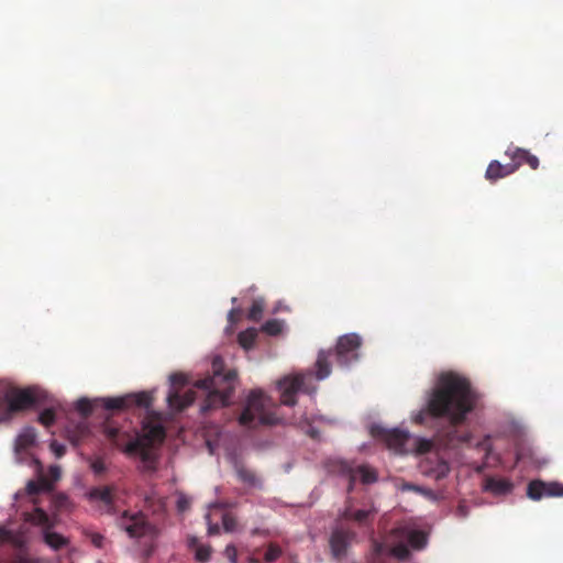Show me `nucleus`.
I'll return each mask as SVG.
<instances>
[{
    "mask_svg": "<svg viewBox=\"0 0 563 563\" xmlns=\"http://www.w3.org/2000/svg\"><path fill=\"white\" fill-rule=\"evenodd\" d=\"M169 379L173 385L167 396L170 409L183 411L195 401L199 393L202 398L200 411L206 415L211 410L229 405L235 389L238 373L235 369H225L223 360L217 356L212 361V375L197 380L194 388L186 390L184 394L180 393L179 388L186 385V376L184 374H173Z\"/></svg>",
    "mask_w": 563,
    "mask_h": 563,
    "instance_id": "f257e3e1",
    "label": "nucleus"
},
{
    "mask_svg": "<svg viewBox=\"0 0 563 563\" xmlns=\"http://www.w3.org/2000/svg\"><path fill=\"white\" fill-rule=\"evenodd\" d=\"M477 404V394L470 380L454 372L441 373L428 393L426 408L415 418L423 423L424 416L445 418L452 427H457L467 418Z\"/></svg>",
    "mask_w": 563,
    "mask_h": 563,
    "instance_id": "f03ea898",
    "label": "nucleus"
},
{
    "mask_svg": "<svg viewBox=\"0 0 563 563\" xmlns=\"http://www.w3.org/2000/svg\"><path fill=\"white\" fill-rule=\"evenodd\" d=\"M144 433L141 437L131 439L129 434L121 432L117 427L107 423L103 428V433L109 441L117 448L121 449L128 455H139L142 462L151 464L154 462L153 446L156 443H162L165 439V429L161 424L146 423L144 424Z\"/></svg>",
    "mask_w": 563,
    "mask_h": 563,
    "instance_id": "7ed1b4c3",
    "label": "nucleus"
},
{
    "mask_svg": "<svg viewBox=\"0 0 563 563\" xmlns=\"http://www.w3.org/2000/svg\"><path fill=\"white\" fill-rule=\"evenodd\" d=\"M274 409L275 404L272 398L261 389H254L246 398L245 406L239 417V423L250 429L277 424L279 419Z\"/></svg>",
    "mask_w": 563,
    "mask_h": 563,
    "instance_id": "20e7f679",
    "label": "nucleus"
},
{
    "mask_svg": "<svg viewBox=\"0 0 563 563\" xmlns=\"http://www.w3.org/2000/svg\"><path fill=\"white\" fill-rule=\"evenodd\" d=\"M362 340L355 333L345 334L339 338L335 351H320L316 362V377L317 379H324L331 373L330 357L335 356L340 366H349L352 362L358 360V350Z\"/></svg>",
    "mask_w": 563,
    "mask_h": 563,
    "instance_id": "39448f33",
    "label": "nucleus"
},
{
    "mask_svg": "<svg viewBox=\"0 0 563 563\" xmlns=\"http://www.w3.org/2000/svg\"><path fill=\"white\" fill-rule=\"evenodd\" d=\"M0 400L7 404L5 410L0 416L1 423L38 405L42 400V391L36 387L20 388L12 384H0Z\"/></svg>",
    "mask_w": 563,
    "mask_h": 563,
    "instance_id": "423d86ee",
    "label": "nucleus"
},
{
    "mask_svg": "<svg viewBox=\"0 0 563 563\" xmlns=\"http://www.w3.org/2000/svg\"><path fill=\"white\" fill-rule=\"evenodd\" d=\"M152 400V396L146 391L129 394L122 397L98 398L93 401L81 398L76 402V409L81 416L88 417L93 412L96 405H100L107 410H124L131 407L150 408Z\"/></svg>",
    "mask_w": 563,
    "mask_h": 563,
    "instance_id": "0eeeda50",
    "label": "nucleus"
},
{
    "mask_svg": "<svg viewBox=\"0 0 563 563\" xmlns=\"http://www.w3.org/2000/svg\"><path fill=\"white\" fill-rule=\"evenodd\" d=\"M331 472L345 476L349 479V490H352L357 478L364 484L377 481L376 472L367 465L354 467L350 462L338 460L331 464Z\"/></svg>",
    "mask_w": 563,
    "mask_h": 563,
    "instance_id": "6e6552de",
    "label": "nucleus"
},
{
    "mask_svg": "<svg viewBox=\"0 0 563 563\" xmlns=\"http://www.w3.org/2000/svg\"><path fill=\"white\" fill-rule=\"evenodd\" d=\"M119 526L131 538L156 537L158 533L142 512L130 515L129 511H124L119 519Z\"/></svg>",
    "mask_w": 563,
    "mask_h": 563,
    "instance_id": "1a4fd4ad",
    "label": "nucleus"
},
{
    "mask_svg": "<svg viewBox=\"0 0 563 563\" xmlns=\"http://www.w3.org/2000/svg\"><path fill=\"white\" fill-rule=\"evenodd\" d=\"M311 373L288 376L278 382L280 390V402L285 406H295L296 395L299 390H308L306 388V379L311 377Z\"/></svg>",
    "mask_w": 563,
    "mask_h": 563,
    "instance_id": "9d476101",
    "label": "nucleus"
},
{
    "mask_svg": "<svg viewBox=\"0 0 563 563\" xmlns=\"http://www.w3.org/2000/svg\"><path fill=\"white\" fill-rule=\"evenodd\" d=\"M372 435L383 440L387 446L396 453H406L405 445L409 440V433L399 429H385L380 426H373L371 429Z\"/></svg>",
    "mask_w": 563,
    "mask_h": 563,
    "instance_id": "9b49d317",
    "label": "nucleus"
},
{
    "mask_svg": "<svg viewBox=\"0 0 563 563\" xmlns=\"http://www.w3.org/2000/svg\"><path fill=\"white\" fill-rule=\"evenodd\" d=\"M118 487L115 485H103L92 487L87 493V498L92 504H98L106 514H114V503Z\"/></svg>",
    "mask_w": 563,
    "mask_h": 563,
    "instance_id": "f8f14e48",
    "label": "nucleus"
},
{
    "mask_svg": "<svg viewBox=\"0 0 563 563\" xmlns=\"http://www.w3.org/2000/svg\"><path fill=\"white\" fill-rule=\"evenodd\" d=\"M355 537L356 533L353 530L344 527L343 525H338L332 530L330 537V548L332 555L338 560L345 556L346 551Z\"/></svg>",
    "mask_w": 563,
    "mask_h": 563,
    "instance_id": "ddd939ff",
    "label": "nucleus"
},
{
    "mask_svg": "<svg viewBox=\"0 0 563 563\" xmlns=\"http://www.w3.org/2000/svg\"><path fill=\"white\" fill-rule=\"evenodd\" d=\"M527 496L532 500H540L543 497L563 496V485L558 482L531 481L527 487Z\"/></svg>",
    "mask_w": 563,
    "mask_h": 563,
    "instance_id": "4468645a",
    "label": "nucleus"
},
{
    "mask_svg": "<svg viewBox=\"0 0 563 563\" xmlns=\"http://www.w3.org/2000/svg\"><path fill=\"white\" fill-rule=\"evenodd\" d=\"M505 154L511 159L509 165L510 168H514V173H516L523 164L529 165V167L534 170L539 168V158L531 154L528 150L517 146H509Z\"/></svg>",
    "mask_w": 563,
    "mask_h": 563,
    "instance_id": "2eb2a0df",
    "label": "nucleus"
},
{
    "mask_svg": "<svg viewBox=\"0 0 563 563\" xmlns=\"http://www.w3.org/2000/svg\"><path fill=\"white\" fill-rule=\"evenodd\" d=\"M512 488L514 485L509 479L500 477H487L484 484V489L496 496L507 495Z\"/></svg>",
    "mask_w": 563,
    "mask_h": 563,
    "instance_id": "dca6fc26",
    "label": "nucleus"
},
{
    "mask_svg": "<svg viewBox=\"0 0 563 563\" xmlns=\"http://www.w3.org/2000/svg\"><path fill=\"white\" fill-rule=\"evenodd\" d=\"M511 174H514V168H510L509 164L503 165L500 162L495 159L489 163L485 173V178L494 183Z\"/></svg>",
    "mask_w": 563,
    "mask_h": 563,
    "instance_id": "f3484780",
    "label": "nucleus"
},
{
    "mask_svg": "<svg viewBox=\"0 0 563 563\" xmlns=\"http://www.w3.org/2000/svg\"><path fill=\"white\" fill-rule=\"evenodd\" d=\"M36 433L33 428H25L15 439L14 451L16 454L34 445Z\"/></svg>",
    "mask_w": 563,
    "mask_h": 563,
    "instance_id": "a211bd4d",
    "label": "nucleus"
},
{
    "mask_svg": "<svg viewBox=\"0 0 563 563\" xmlns=\"http://www.w3.org/2000/svg\"><path fill=\"white\" fill-rule=\"evenodd\" d=\"M235 473L243 484L250 486V487H261V479L256 475V473L250 468H247L242 463L235 464Z\"/></svg>",
    "mask_w": 563,
    "mask_h": 563,
    "instance_id": "6ab92c4d",
    "label": "nucleus"
},
{
    "mask_svg": "<svg viewBox=\"0 0 563 563\" xmlns=\"http://www.w3.org/2000/svg\"><path fill=\"white\" fill-rule=\"evenodd\" d=\"M374 516V510H365V509H358L355 511H352L351 509H345L342 518L345 520H353L357 522L360 526H367L369 522V518Z\"/></svg>",
    "mask_w": 563,
    "mask_h": 563,
    "instance_id": "aec40b11",
    "label": "nucleus"
},
{
    "mask_svg": "<svg viewBox=\"0 0 563 563\" xmlns=\"http://www.w3.org/2000/svg\"><path fill=\"white\" fill-rule=\"evenodd\" d=\"M52 485L49 481L41 476L38 481H30L26 485V492L29 495H37L42 492L49 490Z\"/></svg>",
    "mask_w": 563,
    "mask_h": 563,
    "instance_id": "412c9836",
    "label": "nucleus"
},
{
    "mask_svg": "<svg viewBox=\"0 0 563 563\" xmlns=\"http://www.w3.org/2000/svg\"><path fill=\"white\" fill-rule=\"evenodd\" d=\"M256 338V330L254 328H250L239 333L238 341L242 347L249 350L254 345Z\"/></svg>",
    "mask_w": 563,
    "mask_h": 563,
    "instance_id": "4be33fe9",
    "label": "nucleus"
},
{
    "mask_svg": "<svg viewBox=\"0 0 563 563\" xmlns=\"http://www.w3.org/2000/svg\"><path fill=\"white\" fill-rule=\"evenodd\" d=\"M408 543L411 548L420 550L427 543V536L423 531L411 530L407 536Z\"/></svg>",
    "mask_w": 563,
    "mask_h": 563,
    "instance_id": "5701e85b",
    "label": "nucleus"
},
{
    "mask_svg": "<svg viewBox=\"0 0 563 563\" xmlns=\"http://www.w3.org/2000/svg\"><path fill=\"white\" fill-rule=\"evenodd\" d=\"M190 547L196 548L195 558L197 561L201 563H206L209 561L211 555V548L209 545H199L196 538L190 540Z\"/></svg>",
    "mask_w": 563,
    "mask_h": 563,
    "instance_id": "b1692460",
    "label": "nucleus"
},
{
    "mask_svg": "<svg viewBox=\"0 0 563 563\" xmlns=\"http://www.w3.org/2000/svg\"><path fill=\"white\" fill-rule=\"evenodd\" d=\"M44 540L54 550L62 549L67 544V540L57 532H45Z\"/></svg>",
    "mask_w": 563,
    "mask_h": 563,
    "instance_id": "393cba45",
    "label": "nucleus"
},
{
    "mask_svg": "<svg viewBox=\"0 0 563 563\" xmlns=\"http://www.w3.org/2000/svg\"><path fill=\"white\" fill-rule=\"evenodd\" d=\"M265 302L263 299H255L249 310L247 319L251 321H258L262 319Z\"/></svg>",
    "mask_w": 563,
    "mask_h": 563,
    "instance_id": "a878e982",
    "label": "nucleus"
},
{
    "mask_svg": "<svg viewBox=\"0 0 563 563\" xmlns=\"http://www.w3.org/2000/svg\"><path fill=\"white\" fill-rule=\"evenodd\" d=\"M284 323L280 320L272 319L262 325L263 332L268 335H278L283 331Z\"/></svg>",
    "mask_w": 563,
    "mask_h": 563,
    "instance_id": "bb28decb",
    "label": "nucleus"
},
{
    "mask_svg": "<svg viewBox=\"0 0 563 563\" xmlns=\"http://www.w3.org/2000/svg\"><path fill=\"white\" fill-rule=\"evenodd\" d=\"M31 521L35 525L43 526L46 528L51 527V520L48 515L41 508H36L32 514Z\"/></svg>",
    "mask_w": 563,
    "mask_h": 563,
    "instance_id": "cd10ccee",
    "label": "nucleus"
},
{
    "mask_svg": "<svg viewBox=\"0 0 563 563\" xmlns=\"http://www.w3.org/2000/svg\"><path fill=\"white\" fill-rule=\"evenodd\" d=\"M56 420V413H55V410L53 408H46L44 409L40 416H38V421L46 428L51 427L54 424Z\"/></svg>",
    "mask_w": 563,
    "mask_h": 563,
    "instance_id": "c85d7f7f",
    "label": "nucleus"
},
{
    "mask_svg": "<svg viewBox=\"0 0 563 563\" xmlns=\"http://www.w3.org/2000/svg\"><path fill=\"white\" fill-rule=\"evenodd\" d=\"M282 555V549L276 543H269L264 555L266 563L275 562Z\"/></svg>",
    "mask_w": 563,
    "mask_h": 563,
    "instance_id": "c756f323",
    "label": "nucleus"
},
{
    "mask_svg": "<svg viewBox=\"0 0 563 563\" xmlns=\"http://www.w3.org/2000/svg\"><path fill=\"white\" fill-rule=\"evenodd\" d=\"M391 553L394 556H396L397 559H399L401 561L407 560L410 555V551H409L407 544H404V543H399V544L395 545L391 549Z\"/></svg>",
    "mask_w": 563,
    "mask_h": 563,
    "instance_id": "7c9ffc66",
    "label": "nucleus"
},
{
    "mask_svg": "<svg viewBox=\"0 0 563 563\" xmlns=\"http://www.w3.org/2000/svg\"><path fill=\"white\" fill-rule=\"evenodd\" d=\"M222 525L225 532H233L236 528L238 522L232 515L224 514L222 516Z\"/></svg>",
    "mask_w": 563,
    "mask_h": 563,
    "instance_id": "2f4dec72",
    "label": "nucleus"
},
{
    "mask_svg": "<svg viewBox=\"0 0 563 563\" xmlns=\"http://www.w3.org/2000/svg\"><path fill=\"white\" fill-rule=\"evenodd\" d=\"M90 468L96 475H101L107 471L104 461L101 457H97L90 463Z\"/></svg>",
    "mask_w": 563,
    "mask_h": 563,
    "instance_id": "473e14b6",
    "label": "nucleus"
},
{
    "mask_svg": "<svg viewBox=\"0 0 563 563\" xmlns=\"http://www.w3.org/2000/svg\"><path fill=\"white\" fill-rule=\"evenodd\" d=\"M224 554L231 563L238 562V550L234 544H228L225 547Z\"/></svg>",
    "mask_w": 563,
    "mask_h": 563,
    "instance_id": "72a5a7b5",
    "label": "nucleus"
},
{
    "mask_svg": "<svg viewBox=\"0 0 563 563\" xmlns=\"http://www.w3.org/2000/svg\"><path fill=\"white\" fill-rule=\"evenodd\" d=\"M49 446L58 459L62 457L66 452L65 445L58 443L57 441H53Z\"/></svg>",
    "mask_w": 563,
    "mask_h": 563,
    "instance_id": "f704fd0d",
    "label": "nucleus"
},
{
    "mask_svg": "<svg viewBox=\"0 0 563 563\" xmlns=\"http://www.w3.org/2000/svg\"><path fill=\"white\" fill-rule=\"evenodd\" d=\"M417 450L419 453L429 452L431 450V442L428 440H419Z\"/></svg>",
    "mask_w": 563,
    "mask_h": 563,
    "instance_id": "c9c22d12",
    "label": "nucleus"
},
{
    "mask_svg": "<svg viewBox=\"0 0 563 563\" xmlns=\"http://www.w3.org/2000/svg\"><path fill=\"white\" fill-rule=\"evenodd\" d=\"M104 542V537L99 533H93L91 536V543L97 548H102Z\"/></svg>",
    "mask_w": 563,
    "mask_h": 563,
    "instance_id": "e433bc0d",
    "label": "nucleus"
},
{
    "mask_svg": "<svg viewBox=\"0 0 563 563\" xmlns=\"http://www.w3.org/2000/svg\"><path fill=\"white\" fill-rule=\"evenodd\" d=\"M467 515H468V509H467L466 505H464L463 503L459 504V506L456 508V516L460 518H466Z\"/></svg>",
    "mask_w": 563,
    "mask_h": 563,
    "instance_id": "4c0bfd02",
    "label": "nucleus"
},
{
    "mask_svg": "<svg viewBox=\"0 0 563 563\" xmlns=\"http://www.w3.org/2000/svg\"><path fill=\"white\" fill-rule=\"evenodd\" d=\"M478 446L484 450L486 452V455H488L492 451V444L489 442V437H487L486 439H484L479 444Z\"/></svg>",
    "mask_w": 563,
    "mask_h": 563,
    "instance_id": "58836bf2",
    "label": "nucleus"
},
{
    "mask_svg": "<svg viewBox=\"0 0 563 563\" xmlns=\"http://www.w3.org/2000/svg\"><path fill=\"white\" fill-rule=\"evenodd\" d=\"M188 507H189V501L185 497H181L178 499L177 508L179 511H185L186 509H188Z\"/></svg>",
    "mask_w": 563,
    "mask_h": 563,
    "instance_id": "ea45409f",
    "label": "nucleus"
},
{
    "mask_svg": "<svg viewBox=\"0 0 563 563\" xmlns=\"http://www.w3.org/2000/svg\"><path fill=\"white\" fill-rule=\"evenodd\" d=\"M220 532V527L217 523L208 522V534L209 536H216Z\"/></svg>",
    "mask_w": 563,
    "mask_h": 563,
    "instance_id": "a19ab883",
    "label": "nucleus"
},
{
    "mask_svg": "<svg viewBox=\"0 0 563 563\" xmlns=\"http://www.w3.org/2000/svg\"><path fill=\"white\" fill-rule=\"evenodd\" d=\"M80 438L86 437L89 433V429L85 423H80L77 427Z\"/></svg>",
    "mask_w": 563,
    "mask_h": 563,
    "instance_id": "79ce46f5",
    "label": "nucleus"
},
{
    "mask_svg": "<svg viewBox=\"0 0 563 563\" xmlns=\"http://www.w3.org/2000/svg\"><path fill=\"white\" fill-rule=\"evenodd\" d=\"M49 473L54 479H58L60 472L58 466H51Z\"/></svg>",
    "mask_w": 563,
    "mask_h": 563,
    "instance_id": "37998d69",
    "label": "nucleus"
},
{
    "mask_svg": "<svg viewBox=\"0 0 563 563\" xmlns=\"http://www.w3.org/2000/svg\"><path fill=\"white\" fill-rule=\"evenodd\" d=\"M240 313V310L238 309H231L230 312H229V321L230 322H234L235 321V317L236 314Z\"/></svg>",
    "mask_w": 563,
    "mask_h": 563,
    "instance_id": "c03bdc74",
    "label": "nucleus"
},
{
    "mask_svg": "<svg viewBox=\"0 0 563 563\" xmlns=\"http://www.w3.org/2000/svg\"><path fill=\"white\" fill-rule=\"evenodd\" d=\"M13 563H32V562L26 558L20 556Z\"/></svg>",
    "mask_w": 563,
    "mask_h": 563,
    "instance_id": "a18cd8bd",
    "label": "nucleus"
},
{
    "mask_svg": "<svg viewBox=\"0 0 563 563\" xmlns=\"http://www.w3.org/2000/svg\"><path fill=\"white\" fill-rule=\"evenodd\" d=\"M318 433H319V432H318L316 429H313V428H310V429L308 430V434H309L311 438H317V437H318Z\"/></svg>",
    "mask_w": 563,
    "mask_h": 563,
    "instance_id": "49530a36",
    "label": "nucleus"
},
{
    "mask_svg": "<svg viewBox=\"0 0 563 563\" xmlns=\"http://www.w3.org/2000/svg\"><path fill=\"white\" fill-rule=\"evenodd\" d=\"M380 548H382V544H379V543L375 542V549H376V551H377V552H379V551H380Z\"/></svg>",
    "mask_w": 563,
    "mask_h": 563,
    "instance_id": "de8ad7c7",
    "label": "nucleus"
}]
</instances>
